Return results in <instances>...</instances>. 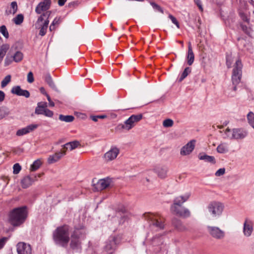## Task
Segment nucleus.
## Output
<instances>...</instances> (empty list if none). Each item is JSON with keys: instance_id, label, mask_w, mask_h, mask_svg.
<instances>
[{"instance_id": "1", "label": "nucleus", "mask_w": 254, "mask_h": 254, "mask_svg": "<svg viewBox=\"0 0 254 254\" xmlns=\"http://www.w3.org/2000/svg\"><path fill=\"white\" fill-rule=\"evenodd\" d=\"M27 217L26 207H17L10 211L9 215V221L13 226H19L25 221Z\"/></svg>"}, {"instance_id": "2", "label": "nucleus", "mask_w": 254, "mask_h": 254, "mask_svg": "<svg viewBox=\"0 0 254 254\" xmlns=\"http://www.w3.org/2000/svg\"><path fill=\"white\" fill-rule=\"evenodd\" d=\"M69 226L64 225L57 228L53 237L56 244L66 247L69 241Z\"/></svg>"}, {"instance_id": "3", "label": "nucleus", "mask_w": 254, "mask_h": 254, "mask_svg": "<svg viewBox=\"0 0 254 254\" xmlns=\"http://www.w3.org/2000/svg\"><path fill=\"white\" fill-rule=\"evenodd\" d=\"M142 117V114L132 115L124 122V124H119L116 127V130L122 131L123 129L129 130L134 126L135 123L140 121Z\"/></svg>"}, {"instance_id": "4", "label": "nucleus", "mask_w": 254, "mask_h": 254, "mask_svg": "<svg viewBox=\"0 0 254 254\" xmlns=\"http://www.w3.org/2000/svg\"><path fill=\"white\" fill-rule=\"evenodd\" d=\"M243 64L240 58L235 62L234 65L232 75V81L233 86V90H237V85L240 82L242 78Z\"/></svg>"}, {"instance_id": "5", "label": "nucleus", "mask_w": 254, "mask_h": 254, "mask_svg": "<svg viewBox=\"0 0 254 254\" xmlns=\"http://www.w3.org/2000/svg\"><path fill=\"white\" fill-rule=\"evenodd\" d=\"M207 208L212 217H216L221 215L224 209V205L220 202L214 201L208 204Z\"/></svg>"}, {"instance_id": "6", "label": "nucleus", "mask_w": 254, "mask_h": 254, "mask_svg": "<svg viewBox=\"0 0 254 254\" xmlns=\"http://www.w3.org/2000/svg\"><path fill=\"white\" fill-rule=\"evenodd\" d=\"M35 26L36 28L40 29V35L43 36L46 34L48 28V17L46 18L45 13L39 16L35 24Z\"/></svg>"}, {"instance_id": "7", "label": "nucleus", "mask_w": 254, "mask_h": 254, "mask_svg": "<svg viewBox=\"0 0 254 254\" xmlns=\"http://www.w3.org/2000/svg\"><path fill=\"white\" fill-rule=\"evenodd\" d=\"M171 211L176 215L186 218L190 216V210L185 207H175V205H171Z\"/></svg>"}, {"instance_id": "8", "label": "nucleus", "mask_w": 254, "mask_h": 254, "mask_svg": "<svg viewBox=\"0 0 254 254\" xmlns=\"http://www.w3.org/2000/svg\"><path fill=\"white\" fill-rule=\"evenodd\" d=\"M207 231L209 234L214 238L216 239H222L225 237V232L221 230L219 227L215 226L207 227Z\"/></svg>"}, {"instance_id": "9", "label": "nucleus", "mask_w": 254, "mask_h": 254, "mask_svg": "<svg viewBox=\"0 0 254 254\" xmlns=\"http://www.w3.org/2000/svg\"><path fill=\"white\" fill-rule=\"evenodd\" d=\"M18 254H32L31 246L24 242H19L16 245Z\"/></svg>"}, {"instance_id": "10", "label": "nucleus", "mask_w": 254, "mask_h": 254, "mask_svg": "<svg viewBox=\"0 0 254 254\" xmlns=\"http://www.w3.org/2000/svg\"><path fill=\"white\" fill-rule=\"evenodd\" d=\"M79 239L75 237L74 235H71V241L70 243V248L76 252H80L81 251V242Z\"/></svg>"}, {"instance_id": "11", "label": "nucleus", "mask_w": 254, "mask_h": 254, "mask_svg": "<svg viewBox=\"0 0 254 254\" xmlns=\"http://www.w3.org/2000/svg\"><path fill=\"white\" fill-rule=\"evenodd\" d=\"M35 113L37 115H43L48 116V105L46 102H40L37 103Z\"/></svg>"}, {"instance_id": "12", "label": "nucleus", "mask_w": 254, "mask_h": 254, "mask_svg": "<svg viewBox=\"0 0 254 254\" xmlns=\"http://www.w3.org/2000/svg\"><path fill=\"white\" fill-rule=\"evenodd\" d=\"M144 217L148 220L151 221V225L156 226L159 229H163L164 227L163 222L159 221L158 219L154 218V215L150 213H145L144 214Z\"/></svg>"}, {"instance_id": "13", "label": "nucleus", "mask_w": 254, "mask_h": 254, "mask_svg": "<svg viewBox=\"0 0 254 254\" xmlns=\"http://www.w3.org/2000/svg\"><path fill=\"white\" fill-rule=\"evenodd\" d=\"M195 143V140H191L189 141L181 148L180 154L183 156L190 154L194 148Z\"/></svg>"}, {"instance_id": "14", "label": "nucleus", "mask_w": 254, "mask_h": 254, "mask_svg": "<svg viewBox=\"0 0 254 254\" xmlns=\"http://www.w3.org/2000/svg\"><path fill=\"white\" fill-rule=\"evenodd\" d=\"M74 234L75 237H77L78 239L80 240L84 239L86 236L85 226L83 225L75 226L74 227V230L71 235Z\"/></svg>"}, {"instance_id": "15", "label": "nucleus", "mask_w": 254, "mask_h": 254, "mask_svg": "<svg viewBox=\"0 0 254 254\" xmlns=\"http://www.w3.org/2000/svg\"><path fill=\"white\" fill-rule=\"evenodd\" d=\"M190 194L188 193L184 195H180L174 198L173 203L171 205H175V207H183L182 204L187 201L190 197Z\"/></svg>"}, {"instance_id": "16", "label": "nucleus", "mask_w": 254, "mask_h": 254, "mask_svg": "<svg viewBox=\"0 0 254 254\" xmlns=\"http://www.w3.org/2000/svg\"><path fill=\"white\" fill-rule=\"evenodd\" d=\"M112 182V179L109 177L100 180L96 184V188L98 190H102L107 188Z\"/></svg>"}, {"instance_id": "17", "label": "nucleus", "mask_w": 254, "mask_h": 254, "mask_svg": "<svg viewBox=\"0 0 254 254\" xmlns=\"http://www.w3.org/2000/svg\"><path fill=\"white\" fill-rule=\"evenodd\" d=\"M247 135V132L242 128H234L231 139H242Z\"/></svg>"}, {"instance_id": "18", "label": "nucleus", "mask_w": 254, "mask_h": 254, "mask_svg": "<svg viewBox=\"0 0 254 254\" xmlns=\"http://www.w3.org/2000/svg\"><path fill=\"white\" fill-rule=\"evenodd\" d=\"M11 92L17 96H24L26 98H28L30 96L29 92L27 90L22 89L19 86L13 87L11 90Z\"/></svg>"}, {"instance_id": "19", "label": "nucleus", "mask_w": 254, "mask_h": 254, "mask_svg": "<svg viewBox=\"0 0 254 254\" xmlns=\"http://www.w3.org/2000/svg\"><path fill=\"white\" fill-rule=\"evenodd\" d=\"M253 231V226L252 222L248 219H246L244 224L243 232L245 236L249 237Z\"/></svg>"}, {"instance_id": "20", "label": "nucleus", "mask_w": 254, "mask_h": 254, "mask_svg": "<svg viewBox=\"0 0 254 254\" xmlns=\"http://www.w3.org/2000/svg\"><path fill=\"white\" fill-rule=\"evenodd\" d=\"M37 126L36 125H30L25 127L18 129L17 131L16 134L17 136H19L24 135L29 133L30 131L37 128Z\"/></svg>"}, {"instance_id": "21", "label": "nucleus", "mask_w": 254, "mask_h": 254, "mask_svg": "<svg viewBox=\"0 0 254 254\" xmlns=\"http://www.w3.org/2000/svg\"><path fill=\"white\" fill-rule=\"evenodd\" d=\"M65 155V151H61L55 153L53 155L49 156V164H53L60 160L63 156Z\"/></svg>"}, {"instance_id": "22", "label": "nucleus", "mask_w": 254, "mask_h": 254, "mask_svg": "<svg viewBox=\"0 0 254 254\" xmlns=\"http://www.w3.org/2000/svg\"><path fill=\"white\" fill-rule=\"evenodd\" d=\"M168 171V169L166 166H158L154 169V171L161 179L165 178L167 177Z\"/></svg>"}, {"instance_id": "23", "label": "nucleus", "mask_w": 254, "mask_h": 254, "mask_svg": "<svg viewBox=\"0 0 254 254\" xmlns=\"http://www.w3.org/2000/svg\"><path fill=\"white\" fill-rule=\"evenodd\" d=\"M119 153L117 148L111 149L104 154V158L107 161H111L115 159Z\"/></svg>"}, {"instance_id": "24", "label": "nucleus", "mask_w": 254, "mask_h": 254, "mask_svg": "<svg viewBox=\"0 0 254 254\" xmlns=\"http://www.w3.org/2000/svg\"><path fill=\"white\" fill-rule=\"evenodd\" d=\"M194 55L193 54L190 42L188 44V51L187 55V62L189 65H191L194 62Z\"/></svg>"}, {"instance_id": "25", "label": "nucleus", "mask_w": 254, "mask_h": 254, "mask_svg": "<svg viewBox=\"0 0 254 254\" xmlns=\"http://www.w3.org/2000/svg\"><path fill=\"white\" fill-rule=\"evenodd\" d=\"M48 10V0H44L43 2H40L36 6L35 11L38 14H41L42 12L46 16L47 10Z\"/></svg>"}, {"instance_id": "26", "label": "nucleus", "mask_w": 254, "mask_h": 254, "mask_svg": "<svg viewBox=\"0 0 254 254\" xmlns=\"http://www.w3.org/2000/svg\"><path fill=\"white\" fill-rule=\"evenodd\" d=\"M172 223L173 226L179 231L183 232L187 230V228L183 224L182 221L178 218H173Z\"/></svg>"}, {"instance_id": "27", "label": "nucleus", "mask_w": 254, "mask_h": 254, "mask_svg": "<svg viewBox=\"0 0 254 254\" xmlns=\"http://www.w3.org/2000/svg\"><path fill=\"white\" fill-rule=\"evenodd\" d=\"M199 160H204L206 162L210 163L213 164L216 163V160L214 156H209L204 153H200L198 155Z\"/></svg>"}, {"instance_id": "28", "label": "nucleus", "mask_w": 254, "mask_h": 254, "mask_svg": "<svg viewBox=\"0 0 254 254\" xmlns=\"http://www.w3.org/2000/svg\"><path fill=\"white\" fill-rule=\"evenodd\" d=\"M116 238L114 237H111L110 239L107 242L105 246V250L107 251L115 250L116 247Z\"/></svg>"}, {"instance_id": "29", "label": "nucleus", "mask_w": 254, "mask_h": 254, "mask_svg": "<svg viewBox=\"0 0 254 254\" xmlns=\"http://www.w3.org/2000/svg\"><path fill=\"white\" fill-rule=\"evenodd\" d=\"M33 182H34V180L31 177H30L29 176H27L25 177L21 180V182L22 188L25 189V188L29 187L30 186H31Z\"/></svg>"}, {"instance_id": "30", "label": "nucleus", "mask_w": 254, "mask_h": 254, "mask_svg": "<svg viewBox=\"0 0 254 254\" xmlns=\"http://www.w3.org/2000/svg\"><path fill=\"white\" fill-rule=\"evenodd\" d=\"M9 49V45L8 44H4L1 46L0 48V64Z\"/></svg>"}, {"instance_id": "31", "label": "nucleus", "mask_w": 254, "mask_h": 254, "mask_svg": "<svg viewBox=\"0 0 254 254\" xmlns=\"http://www.w3.org/2000/svg\"><path fill=\"white\" fill-rule=\"evenodd\" d=\"M10 9L9 10H6V13L7 14H14L18 10V6L17 2L15 1H13L10 3Z\"/></svg>"}, {"instance_id": "32", "label": "nucleus", "mask_w": 254, "mask_h": 254, "mask_svg": "<svg viewBox=\"0 0 254 254\" xmlns=\"http://www.w3.org/2000/svg\"><path fill=\"white\" fill-rule=\"evenodd\" d=\"M191 68L190 67H187L185 68L183 72L182 73L180 76L178 78V81L179 82H182L190 72Z\"/></svg>"}, {"instance_id": "33", "label": "nucleus", "mask_w": 254, "mask_h": 254, "mask_svg": "<svg viewBox=\"0 0 254 254\" xmlns=\"http://www.w3.org/2000/svg\"><path fill=\"white\" fill-rule=\"evenodd\" d=\"M61 21H62V20H61V17H56L53 21L51 25L50 26L49 30L51 31L54 30L57 27H58L59 26Z\"/></svg>"}, {"instance_id": "34", "label": "nucleus", "mask_w": 254, "mask_h": 254, "mask_svg": "<svg viewBox=\"0 0 254 254\" xmlns=\"http://www.w3.org/2000/svg\"><path fill=\"white\" fill-rule=\"evenodd\" d=\"M59 119L62 121L69 123L72 122L74 120V117L72 115L64 116L63 115H60L59 116Z\"/></svg>"}, {"instance_id": "35", "label": "nucleus", "mask_w": 254, "mask_h": 254, "mask_svg": "<svg viewBox=\"0 0 254 254\" xmlns=\"http://www.w3.org/2000/svg\"><path fill=\"white\" fill-rule=\"evenodd\" d=\"M12 57L14 62L19 63L22 60L23 58V55L21 52L17 51Z\"/></svg>"}, {"instance_id": "36", "label": "nucleus", "mask_w": 254, "mask_h": 254, "mask_svg": "<svg viewBox=\"0 0 254 254\" xmlns=\"http://www.w3.org/2000/svg\"><path fill=\"white\" fill-rule=\"evenodd\" d=\"M41 165V162L40 160L35 161L31 165L30 170L31 171H35L38 169Z\"/></svg>"}, {"instance_id": "37", "label": "nucleus", "mask_w": 254, "mask_h": 254, "mask_svg": "<svg viewBox=\"0 0 254 254\" xmlns=\"http://www.w3.org/2000/svg\"><path fill=\"white\" fill-rule=\"evenodd\" d=\"M148 1L155 10L160 12L162 14L164 13L163 8L161 7L159 5L153 1L149 0H148Z\"/></svg>"}, {"instance_id": "38", "label": "nucleus", "mask_w": 254, "mask_h": 254, "mask_svg": "<svg viewBox=\"0 0 254 254\" xmlns=\"http://www.w3.org/2000/svg\"><path fill=\"white\" fill-rule=\"evenodd\" d=\"M23 15L22 14H19L13 18V22L16 25H20L23 21Z\"/></svg>"}, {"instance_id": "39", "label": "nucleus", "mask_w": 254, "mask_h": 254, "mask_svg": "<svg viewBox=\"0 0 254 254\" xmlns=\"http://www.w3.org/2000/svg\"><path fill=\"white\" fill-rule=\"evenodd\" d=\"M217 151L219 153H225L228 150L227 146L224 144H219L217 147Z\"/></svg>"}, {"instance_id": "40", "label": "nucleus", "mask_w": 254, "mask_h": 254, "mask_svg": "<svg viewBox=\"0 0 254 254\" xmlns=\"http://www.w3.org/2000/svg\"><path fill=\"white\" fill-rule=\"evenodd\" d=\"M11 81L10 75H6L1 82V88L5 87Z\"/></svg>"}, {"instance_id": "41", "label": "nucleus", "mask_w": 254, "mask_h": 254, "mask_svg": "<svg viewBox=\"0 0 254 254\" xmlns=\"http://www.w3.org/2000/svg\"><path fill=\"white\" fill-rule=\"evenodd\" d=\"M0 32L6 39L9 37V33L5 25L0 26Z\"/></svg>"}, {"instance_id": "42", "label": "nucleus", "mask_w": 254, "mask_h": 254, "mask_svg": "<svg viewBox=\"0 0 254 254\" xmlns=\"http://www.w3.org/2000/svg\"><path fill=\"white\" fill-rule=\"evenodd\" d=\"M247 119L250 125L251 126H254V114L252 112H250L248 113Z\"/></svg>"}, {"instance_id": "43", "label": "nucleus", "mask_w": 254, "mask_h": 254, "mask_svg": "<svg viewBox=\"0 0 254 254\" xmlns=\"http://www.w3.org/2000/svg\"><path fill=\"white\" fill-rule=\"evenodd\" d=\"M49 86H50L53 90L58 92V88L50 74H49Z\"/></svg>"}, {"instance_id": "44", "label": "nucleus", "mask_w": 254, "mask_h": 254, "mask_svg": "<svg viewBox=\"0 0 254 254\" xmlns=\"http://www.w3.org/2000/svg\"><path fill=\"white\" fill-rule=\"evenodd\" d=\"M174 122L172 120L167 119L163 121V125L165 127H169L173 126Z\"/></svg>"}, {"instance_id": "45", "label": "nucleus", "mask_w": 254, "mask_h": 254, "mask_svg": "<svg viewBox=\"0 0 254 254\" xmlns=\"http://www.w3.org/2000/svg\"><path fill=\"white\" fill-rule=\"evenodd\" d=\"M80 145L79 142L76 140L69 142L68 144V145L70 146V150L74 149Z\"/></svg>"}, {"instance_id": "46", "label": "nucleus", "mask_w": 254, "mask_h": 254, "mask_svg": "<svg viewBox=\"0 0 254 254\" xmlns=\"http://www.w3.org/2000/svg\"><path fill=\"white\" fill-rule=\"evenodd\" d=\"M79 3H80L78 1H73L68 3L66 6L69 8L73 9L76 7L79 4ZM71 10L72 9L70 10Z\"/></svg>"}, {"instance_id": "47", "label": "nucleus", "mask_w": 254, "mask_h": 254, "mask_svg": "<svg viewBox=\"0 0 254 254\" xmlns=\"http://www.w3.org/2000/svg\"><path fill=\"white\" fill-rule=\"evenodd\" d=\"M13 61V60L12 56H7L4 59V66H7L9 65L12 63Z\"/></svg>"}, {"instance_id": "48", "label": "nucleus", "mask_w": 254, "mask_h": 254, "mask_svg": "<svg viewBox=\"0 0 254 254\" xmlns=\"http://www.w3.org/2000/svg\"><path fill=\"white\" fill-rule=\"evenodd\" d=\"M13 174H17L19 173V172L21 170V167L18 163H16L13 165Z\"/></svg>"}, {"instance_id": "49", "label": "nucleus", "mask_w": 254, "mask_h": 254, "mask_svg": "<svg viewBox=\"0 0 254 254\" xmlns=\"http://www.w3.org/2000/svg\"><path fill=\"white\" fill-rule=\"evenodd\" d=\"M169 18L171 20L173 23L175 24L178 28H180L179 23L174 16H173L172 14H169Z\"/></svg>"}, {"instance_id": "50", "label": "nucleus", "mask_w": 254, "mask_h": 254, "mask_svg": "<svg viewBox=\"0 0 254 254\" xmlns=\"http://www.w3.org/2000/svg\"><path fill=\"white\" fill-rule=\"evenodd\" d=\"M7 240L8 238L7 237L0 238V250L3 249Z\"/></svg>"}, {"instance_id": "51", "label": "nucleus", "mask_w": 254, "mask_h": 254, "mask_svg": "<svg viewBox=\"0 0 254 254\" xmlns=\"http://www.w3.org/2000/svg\"><path fill=\"white\" fill-rule=\"evenodd\" d=\"M225 173V169L224 168L218 169L215 173V175L217 177H220L224 175Z\"/></svg>"}, {"instance_id": "52", "label": "nucleus", "mask_w": 254, "mask_h": 254, "mask_svg": "<svg viewBox=\"0 0 254 254\" xmlns=\"http://www.w3.org/2000/svg\"><path fill=\"white\" fill-rule=\"evenodd\" d=\"M118 212L122 213L123 214H126L127 212V210L126 208L123 206H120L117 208V210Z\"/></svg>"}, {"instance_id": "53", "label": "nucleus", "mask_w": 254, "mask_h": 254, "mask_svg": "<svg viewBox=\"0 0 254 254\" xmlns=\"http://www.w3.org/2000/svg\"><path fill=\"white\" fill-rule=\"evenodd\" d=\"M34 80L33 73L31 71H30L27 75V81L29 83H32L34 81Z\"/></svg>"}, {"instance_id": "54", "label": "nucleus", "mask_w": 254, "mask_h": 254, "mask_svg": "<svg viewBox=\"0 0 254 254\" xmlns=\"http://www.w3.org/2000/svg\"><path fill=\"white\" fill-rule=\"evenodd\" d=\"M241 28L243 31L247 35H250V29L246 25H242Z\"/></svg>"}, {"instance_id": "55", "label": "nucleus", "mask_w": 254, "mask_h": 254, "mask_svg": "<svg viewBox=\"0 0 254 254\" xmlns=\"http://www.w3.org/2000/svg\"><path fill=\"white\" fill-rule=\"evenodd\" d=\"M195 3L198 7L200 10L202 11L203 8L202 5L201 1L200 0H194Z\"/></svg>"}, {"instance_id": "56", "label": "nucleus", "mask_w": 254, "mask_h": 254, "mask_svg": "<svg viewBox=\"0 0 254 254\" xmlns=\"http://www.w3.org/2000/svg\"><path fill=\"white\" fill-rule=\"evenodd\" d=\"M5 98V93L2 91L0 90V102H2Z\"/></svg>"}, {"instance_id": "57", "label": "nucleus", "mask_w": 254, "mask_h": 254, "mask_svg": "<svg viewBox=\"0 0 254 254\" xmlns=\"http://www.w3.org/2000/svg\"><path fill=\"white\" fill-rule=\"evenodd\" d=\"M232 64V62L230 59H229V58H226V65L228 67V68H230Z\"/></svg>"}, {"instance_id": "58", "label": "nucleus", "mask_w": 254, "mask_h": 254, "mask_svg": "<svg viewBox=\"0 0 254 254\" xmlns=\"http://www.w3.org/2000/svg\"><path fill=\"white\" fill-rule=\"evenodd\" d=\"M68 142L65 143V144H64L63 146V151H65L66 152V150H67L68 149H69L70 150V146L68 145Z\"/></svg>"}, {"instance_id": "59", "label": "nucleus", "mask_w": 254, "mask_h": 254, "mask_svg": "<svg viewBox=\"0 0 254 254\" xmlns=\"http://www.w3.org/2000/svg\"><path fill=\"white\" fill-rule=\"evenodd\" d=\"M67 0H58V4L59 6H63Z\"/></svg>"}, {"instance_id": "60", "label": "nucleus", "mask_w": 254, "mask_h": 254, "mask_svg": "<svg viewBox=\"0 0 254 254\" xmlns=\"http://www.w3.org/2000/svg\"><path fill=\"white\" fill-rule=\"evenodd\" d=\"M231 132V129L229 128H227L225 131V134L226 136L224 137L225 138H226V137H230L231 138L230 134H227V132Z\"/></svg>"}, {"instance_id": "61", "label": "nucleus", "mask_w": 254, "mask_h": 254, "mask_svg": "<svg viewBox=\"0 0 254 254\" xmlns=\"http://www.w3.org/2000/svg\"><path fill=\"white\" fill-rule=\"evenodd\" d=\"M55 106L54 102L51 100L50 96H49V106L54 107Z\"/></svg>"}, {"instance_id": "62", "label": "nucleus", "mask_w": 254, "mask_h": 254, "mask_svg": "<svg viewBox=\"0 0 254 254\" xmlns=\"http://www.w3.org/2000/svg\"><path fill=\"white\" fill-rule=\"evenodd\" d=\"M90 118L92 121H93L94 122H97L98 120V117H97V116L91 115V116H90Z\"/></svg>"}, {"instance_id": "63", "label": "nucleus", "mask_w": 254, "mask_h": 254, "mask_svg": "<svg viewBox=\"0 0 254 254\" xmlns=\"http://www.w3.org/2000/svg\"><path fill=\"white\" fill-rule=\"evenodd\" d=\"M250 253L252 254H254V243L250 247Z\"/></svg>"}, {"instance_id": "64", "label": "nucleus", "mask_w": 254, "mask_h": 254, "mask_svg": "<svg viewBox=\"0 0 254 254\" xmlns=\"http://www.w3.org/2000/svg\"><path fill=\"white\" fill-rule=\"evenodd\" d=\"M40 90L41 93H42L43 94H45L47 97H48V94L45 92V90L43 87H41Z\"/></svg>"}]
</instances>
